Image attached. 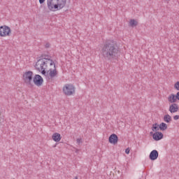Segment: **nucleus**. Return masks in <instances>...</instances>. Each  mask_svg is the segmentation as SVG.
<instances>
[{"label":"nucleus","instance_id":"nucleus-1","mask_svg":"<svg viewBox=\"0 0 179 179\" xmlns=\"http://www.w3.org/2000/svg\"><path fill=\"white\" fill-rule=\"evenodd\" d=\"M118 45L114 41H106L101 49V55L104 61L112 62L118 58Z\"/></svg>","mask_w":179,"mask_h":179},{"label":"nucleus","instance_id":"nucleus-2","mask_svg":"<svg viewBox=\"0 0 179 179\" xmlns=\"http://www.w3.org/2000/svg\"><path fill=\"white\" fill-rule=\"evenodd\" d=\"M66 0H47V8L50 12H57L65 8Z\"/></svg>","mask_w":179,"mask_h":179},{"label":"nucleus","instance_id":"nucleus-3","mask_svg":"<svg viewBox=\"0 0 179 179\" xmlns=\"http://www.w3.org/2000/svg\"><path fill=\"white\" fill-rule=\"evenodd\" d=\"M50 64V62L43 60V59H38L35 64V68L38 72L41 71L42 75H44V76H47V72L45 71V69H47V65Z\"/></svg>","mask_w":179,"mask_h":179},{"label":"nucleus","instance_id":"nucleus-4","mask_svg":"<svg viewBox=\"0 0 179 179\" xmlns=\"http://www.w3.org/2000/svg\"><path fill=\"white\" fill-rule=\"evenodd\" d=\"M22 79L28 87H33V71H26L22 76Z\"/></svg>","mask_w":179,"mask_h":179},{"label":"nucleus","instance_id":"nucleus-5","mask_svg":"<svg viewBox=\"0 0 179 179\" xmlns=\"http://www.w3.org/2000/svg\"><path fill=\"white\" fill-rule=\"evenodd\" d=\"M12 34V30L10 27L3 25L0 27V37H6L7 36H10Z\"/></svg>","mask_w":179,"mask_h":179},{"label":"nucleus","instance_id":"nucleus-6","mask_svg":"<svg viewBox=\"0 0 179 179\" xmlns=\"http://www.w3.org/2000/svg\"><path fill=\"white\" fill-rule=\"evenodd\" d=\"M63 92L66 96H72L75 93V86L71 84H66L63 87Z\"/></svg>","mask_w":179,"mask_h":179},{"label":"nucleus","instance_id":"nucleus-7","mask_svg":"<svg viewBox=\"0 0 179 179\" xmlns=\"http://www.w3.org/2000/svg\"><path fill=\"white\" fill-rule=\"evenodd\" d=\"M33 82L36 86H41L43 85V83L44 82V80L43 79V77L38 74H36L33 78Z\"/></svg>","mask_w":179,"mask_h":179},{"label":"nucleus","instance_id":"nucleus-8","mask_svg":"<svg viewBox=\"0 0 179 179\" xmlns=\"http://www.w3.org/2000/svg\"><path fill=\"white\" fill-rule=\"evenodd\" d=\"M109 143L113 145H117L118 143V136L115 134H113L109 136Z\"/></svg>","mask_w":179,"mask_h":179},{"label":"nucleus","instance_id":"nucleus-9","mask_svg":"<svg viewBox=\"0 0 179 179\" xmlns=\"http://www.w3.org/2000/svg\"><path fill=\"white\" fill-rule=\"evenodd\" d=\"M157 157H159V152H157V150H153L150 153L149 158H150L151 160L155 161V160H157Z\"/></svg>","mask_w":179,"mask_h":179},{"label":"nucleus","instance_id":"nucleus-10","mask_svg":"<svg viewBox=\"0 0 179 179\" xmlns=\"http://www.w3.org/2000/svg\"><path fill=\"white\" fill-rule=\"evenodd\" d=\"M54 65V69H50L49 70V76L50 77V79H53V78H55L57 75H58V73L57 72V68L55 67V64H53Z\"/></svg>","mask_w":179,"mask_h":179},{"label":"nucleus","instance_id":"nucleus-11","mask_svg":"<svg viewBox=\"0 0 179 179\" xmlns=\"http://www.w3.org/2000/svg\"><path fill=\"white\" fill-rule=\"evenodd\" d=\"M152 138L155 141H160L161 139H163V133L156 131L152 134Z\"/></svg>","mask_w":179,"mask_h":179},{"label":"nucleus","instance_id":"nucleus-12","mask_svg":"<svg viewBox=\"0 0 179 179\" xmlns=\"http://www.w3.org/2000/svg\"><path fill=\"white\" fill-rule=\"evenodd\" d=\"M178 108H178V104H177V103H172L169 106V111L171 113H177V111H178Z\"/></svg>","mask_w":179,"mask_h":179},{"label":"nucleus","instance_id":"nucleus-13","mask_svg":"<svg viewBox=\"0 0 179 179\" xmlns=\"http://www.w3.org/2000/svg\"><path fill=\"white\" fill-rule=\"evenodd\" d=\"M48 57V56H47ZM38 59H42V61H48V62H50V66L54 65V61H52V59L47 58L45 55H42L39 57Z\"/></svg>","mask_w":179,"mask_h":179},{"label":"nucleus","instance_id":"nucleus-14","mask_svg":"<svg viewBox=\"0 0 179 179\" xmlns=\"http://www.w3.org/2000/svg\"><path fill=\"white\" fill-rule=\"evenodd\" d=\"M177 100H178V98H177V95L174 94H171L168 97V101H169V103H173V104L176 103Z\"/></svg>","mask_w":179,"mask_h":179},{"label":"nucleus","instance_id":"nucleus-15","mask_svg":"<svg viewBox=\"0 0 179 179\" xmlns=\"http://www.w3.org/2000/svg\"><path fill=\"white\" fill-rule=\"evenodd\" d=\"M52 139H53L55 142H59V141H61V134L59 133H54Z\"/></svg>","mask_w":179,"mask_h":179},{"label":"nucleus","instance_id":"nucleus-16","mask_svg":"<svg viewBox=\"0 0 179 179\" xmlns=\"http://www.w3.org/2000/svg\"><path fill=\"white\" fill-rule=\"evenodd\" d=\"M164 122H166L167 124H169L171 121H172L171 116L170 115L167 114L164 116Z\"/></svg>","mask_w":179,"mask_h":179},{"label":"nucleus","instance_id":"nucleus-17","mask_svg":"<svg viewBox=\"0 0 179 179\" xmlns=\"http://www.w3.org/2000/svg\"><path fill=\"white\" fill-rule=\"evenodd\" d=\"M160 129L159 125L157 123H155L152 124V130L153 132H157Z\"/></svg>","mask_w":179,"mask_h":179},{"label":"nucleus","instance_id":"nucleus-18","mask_svg":"<svg viewBox=\"0 0 179 179\" xmlns=\"http://www.w3.org/2000/svg\"><path fill=\"white\" fill-rule=\"evenodd\" d=\"M159 125L160 131H166V129H167V124L162 122Z\"/></svg>","mask_w":179,"mask_h":179},{"label":"nucleus","instance_id":"nucleus-19","mask_svg":"<svg viewBox=\"0 0 179 179\" xmlns=\"http://www.w3.org/2000/svg\"><path fill=\"white\" fill-rule=\"evenodd\" d=\"M129 24L131 27H135V26H138V22L135 20H130Z\"/></svg>","mask_w":179,"mask_h":179},{"label":"nucleus","instance_id":"nucleus-20","mask_svg":"<svg viewBox=\"0 0 179 179\" xmlns=\"http://www.w3.org/2000/svg\"><path fill=\"white\" fill-rule=\"evenodd\" d=\"M174 88L176 90H179V81L176 82L174 85Z\"/></svg>","mask_w":179,"mask_h":179},{"label":"nucleus","instance_id":"nucleus-21","mask_svg":"<svg viewBox=\"0 0 179 179\" xmlns=\"http://www.w3.org/2000/svg\"><path fill=\"white\" fill-rule=\"evenodd\" d=\"M76 142L78 145H80V143H83L82 138H77Z\"/></svg>","mask_w":179,"mask_h":179},{"label":"nucleus","instance_id":"nucleus-22","mask_svg":"<svg viewBox=\"0 0 179 179\" xmlns=\"http://www.w3.org/2000/svg\"><path fill=\"white\" fill-rule=\"evenodd\" d=\"M129 152H131V150H129V148H127L125 150V153L126 155H129Z\"/></svg>","mask_w":179,"mask_h":179},{"label":"nucleus","instance_id":"nucleus-23","mask_svg":"<svg viewBox=\"0 0 179 179\" xmlns=\"http://www.w3.org/2000/svg\"><path fill=\"white\" fill-rule=\"evenodd\" d=\"M173 120H175L176 121H177V120H179V115H176L173 117Z\"/></svg>","mask_w":179,"mask_h":179},{"label":"nucleus","instance_id":"nucleus-24","mask_svg":"<svg viewBox=\"0 0 179 179\" xmlns=\"http://www.w3.org/2000/svg\"><path fill=\"white\" fill-rule=\"evenodd\" d=\"M44 2H45V0H39V3H41V5H43Z\"/></svg>","mask_w":179,"mask_h":179},{"label":"nucleus","instance_id":"nucleus-25","mask_svg":"<svg viewBox=\"0 0 179 179\" xmlns=\"http://www.w3.org/2000/svg\"><path fill=\"white\" fill-rule=\"evenodd\" d=\"M176 96H177L178 100H179V92H178L176 93Z\"/></svg>","mask_w":179,"mask_h":179},{"label":"nucleus","instance_id":"nucleus-26","mask_svg":"<svg viewBox=\"0 0 179 179\" xmlns=\"http://www.w3.org/2000/svg\"><path fill=\"white\" fill-rule=\"evenodd\" d=\"M44 12L46 13V12H48V9L47 8L45 7L44 8Z\"/></svg>","mask_w":179,"mask_h":179},{"label":"nucleus","instance_id":"nucleus-27","mask_svg":"<svg viewBox=\"0 0 179 179\" xmlns=\"http://www.w3.org/2000/svg\"><path fill=\"white\" fill-rule=\"evenodd\" d=\"M45 48H50V44L47 43V44L45 45Z\"/></svg>","mask_w":179,"mask_h":179},{"label":"nucleus","instance_id":"nucleus-28","mask_svg":"<svg viewBox=\"0 0 179 179\" xmlns=\"http://www.w3.org/2000/svg\"><path fill=\"white\" fill-rule=\"evenodd\" d=\"M150 134H153V132L151 131Z\"/></svg>","mask_w":179,"mask_h":179},{"label":"nucleus","instance_id":"nucleus-29","mask_svg":"<svg viewBox=\"0 0 179 179\" xmlns=\"http://www.w3.org/2000/svg\"><path fill=\"white\" fill-rule=\"evenodd\" d=\"M166 1H170V0H166Z\"/></svg>","mask_w":179,"mask_h":179}]
</instances>
